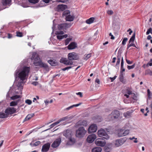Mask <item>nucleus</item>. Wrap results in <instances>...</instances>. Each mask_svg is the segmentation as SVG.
I'll return each mask as SVG.
<instances>
[{
    "mask_svg": "<svg viewBox=\"0 0 152 152\" xmlns=\"http://www.w3.org/2000/svg\"><path fill=\"white\" fill-rule=\"evenodd\" d=\"M68 56L69 60L71 61L77 60L78 58L77 55L75 53H70Z\"/></svg>",
    "mask_w": 152,
    "mask_h": 152,
    "instance_id": "nucleus-11",
    "label": "nucleus"
},
{
    "mask_svg": "<svg viewBox=\"0 0 152 152\" xmlns=\"http://www.w3.org/2000/svg\"><path fill=\"white\" fill-rule=\"evenodd\" d=\"M72 61H68L67 60V65H72Z\"/></svg>",
    "mask_w": 152,
    "mask_h": 152,
    "instance_id": "nucleus-58",
    "label": "nucleus"
},
{
    "mask_svg": "<svg viewBox=\"0 0 152 152\" xmlns=\"http://www.w3.org/2000/svg\"><path fill=\"white\" fill-rule=\"evenodd\" d=\"M33 64L36 66H39L40 67L45 69H47L48 67L47 64L42 62L40 57L38 56L34 58Z\"/></svg>",
    "mask_w": 152,
    "mask_h": 152,
    "instance_id": "nucleus-2",
    "label": "nucleus"
},
{
    "mask_svg": "<svg viewBox=\"0 0 152 152\" xmlns=\"http://www.w3.org/2000/svg\"><path fill=\"white\" fill-rule=\"evenodd\" d=\"M75 18L74 13L72 12H70L69 10H67V21H73Z\"/></svg>",
    "mask_w": 152,
    "mask_h": 152,
    "instance_id": "nucleus-9",
    "label": "nucleus"
},
{
    "mask_svg": "<svg viewBox=\"0 0 152 152\" xmlns=\"http://www.w3.org/2000/svg\"><path fill=\"white\" fill-rule=\"evenodd\" d=\"M152 32V29L151 28H149L147 30L146 33V34L147 35H148L150 34V33H151Z\"/></svg>",
    "mask_w": 152,
    "mask_h": 152,
    "instance_id": "nucleus-50",
    "label": "nucleus"
},
{
    "mask_svg": "<svg viewBox=\"0 0 152 152\" xmlns=\"http://www.w3.org/2000/svg\"><path fill=\"white\" fill-rule=\"evenodd\" d=\"M130 43H129L128 45L127 46V48H129V47L131 46L134 47L136 48V46L135 45V44L133 43V42H132L130 44Z\"/></svg>",
    "mask_w": 152,
    "mask_h": 152,
    "instance_id": "nucleus-46",
    "label": "nucleus"
},
{
    "mask_svg": "<svg viewBox=\"0 0 152 152\" xmlns=\"http://www.w3.org/2000/svg\"><path fill=\"white\" fill-rule=\"evenodd\" d=\"M87 125V122L85 120H80L78 121L76 124V126H86Z\"/></svg>",
    "mask_w": 152,
    "mask_h": 152,
    "instance_id": "nucleus-19",
    "label": "nucleus"
},
{
    "mask_svg": "<svg viewBox=\"0 0 152 152\" xmlns=\"http://www.w3.org/2000/svg\"><path fill=\"white\" fill-rule=\"evenodd\" d=\"M48 62L52 66H56L58 65V61L55 59H50L48 61Z\"/></svg>",
    "mask_w": 152,
    "mask_h": 152,
    "instance_id": "nucleus-20",
    "label": "nucleus"
},
{
    "mask_svg": "<svg viewBox=\"0 0 152 152\" xmlns=\"http://www.w3.org/2000/svg\"><path fill=\"white\" fill-rule=\"evenodd\" d=\"M66 8V5L61 4L58 6L57 9L58 11H63Z\"/></svg>",
    "mask_w": 152,
    "mask_h": 152,
    "instance_id": "nucleus-21",
    "label": "nucleus"
},
{
    "mask_svg": "<svg viewBox=\"0 0 152 152\" xmlns=\"http://www.w3.org/2000/svg\"><path fill=\"white\" fill-rule=\"evenodd\" d=\"M135 38V34L134 33L132 36L131 37L129 40V42H133Z\"/></svg>",
    "mask_w": 152,
    "mask_h": 152,
    "instance_id": "nucleus-38",
    "label": "nucleus"
},
{
    "mask_svg": "<svg viewBox=\"0 0 152 152\" xmlns=\"http://www.w3.org/2000/svg\"><path fill=\"white\" fill-rule=\"evenodd\" d=\"M95 82L97 83L98 84H99L100 83L99 80L98 78H96V79Z\"/></svg>",
    "mask_w": 152,
    "mask_h": 152,
    "instance_id": "nucleus-60",
    "label": "nucleus"
},
{
    "mask_svg": "<svg viewBox=\"0 0 152 152\" xmlns=\"http://www.w3.org/2000/svg\"><path fill=\"white\" fill-rule=\"evenodd\" d=\"M30 70V67L24 66L21 67H18L15 72V78H18V80L20 79L16 84L18 89L15 90V94H22V90L25 83V80L27 79Z\"/></svg>",
    "mask_w": 152,
    "mask_h": 152,
    "instance_id": "nucleus-1",
    "label": "nucleus"
},
{
    "mask_svg": "<svg viewBox=\"0 0 152 152\" xmlns=\"http://www.w3.org/2000/svg\"><path fill=\"white\" fill-rule=\"evenodd\" d=\"M94 18V17L91 18L86 20V23L88 24H90L93 22Z\"/></svg>",
    "mask_w": 152,
    "mask_h": 152,
    "instance_id": "nucleus-29",
    "label": "nucleus"
},
{
    "mask_svg": "<svg viewBox=\"0 0 152 152\" xmlns=\"http://www.w3.org/2000/svg\"><path fill=\"white\" fill-rule=\"evenodd\" d=\"M99 136L102 137L104 139H108L109 138L108 135L107 134L105 131L103 129H101L98 132Z\"/></svg>",
    "mask_w": 152,
    "mask_h": 152,
    "instance_id": "nucleus-5",
    "label": "nucleus"
},
{
    "mask_svg": "<svg viewBox=\"0 0 152 152\" xmlns=\"http://www.w3.org/2000/svg\"><path fill=\"white\" fill-rule=\"evenodd\" d=\"M40 144V142L39 141H37L34 143L31 142L30 143V145L32 147L36 146Z\"/></svg>",
    "mask_w": 152,
    "mask_h": 152,
    "instance_id": "nucleus-32",
    "label": "nucleus"
},
{
    "mask_svg": "<svg viewBox=\"0 0 152 152\" xmlns=\"http://www.w3.org/2000/svg\"><path fill=\"white\" fill-rule=\"evenodd\" d=\"M126 140L125 138H121L116 140L115 141V146L118 147L123 144Z\"/></svg>",
    "mask_w": 152,
    "mask_h": 152,
    "instance_id": "nucleus-8",
    "label": "nucleus"
},
{
    "mask_svg": "<svg viewBox=\"0 0 152 152\" xmlns=\"http://www.w3.org/2000/svg\"><path fill=\"white\" fill-rule=\"evenodd\" d=\"M109 35L111 37V39H115L114 37L112 34L111 33H110L109 34Z\"/></svg>",
    "mask_w": 152,
    "mask_h": 152,
    "instance_id": "nucleus-56",
    "label": "nucleus"
},
{
    "mask_svg": "<svg viewBox=\"0 0 152 152\" xmlns=\"http://www.w3.org/2000/svg\"><path fill=\"white\" fill-rule=\"evenodd\" d=\"M11 0H2V3L3 5H6L10 4Z\"/></svg>",
    "mask_w": 152,
    "mask_h": 152,
    "instance_id": "nucleus-31",
    "label": "nucleus"
},
{
    "mask_svg": "<svg viewBox=\"0 0 152 152\" xmlns=\"http://www.w3.org/2000/svg\"><path fill=\"white\" fill-rule=\"evenodd\" d=\"M7 115L3 113H0V118H4L7 117Z\"/></svg>",
    "mask_w": 152,
    "mask_h": 152,
    "instance_id": "nucleus-37",
    "label": "nucleus"
},
{
    "mask_svg": "<svg viewBox=\"0 0 152 152\" xmlns=\"http://www.w3.org/2000/svg\"><path fill=\"white\" fill-rule=\"evenodd\" d=\"M73 23L71 22L67 23V28L70 27L72 24Z\"/></svg>",
    "mask_w": 152,
    "mask_h": 152,
    "instance_id": "nucleus-57",
    "label": "nucleus"
},
{
    "mask_svg": "<svg viewBox=\"0 0 152 152\" xmlns=\"http://www.w3.org/2000/svg\"><path fill=\"white\" fill-rule=\"evenodd\" d=\"M34 115V113H31L28 114L24 120V121H27L30 119L31 118L33 117Z\"/></svg>",
    "mask_w": 152,
    "mask_h": 152,
    "instance_id": "nucleus-28",
    "label": "nucleus"
},
{
    "mask_svg": "<svg viewBox=\"0 0 152 152\" xmlns=\"http://www.w3.org/2000/svg\"><path fill=\"white\" fill-rule=\"evenodd\" d=\"M86 133V130L83 127H80L76 131L75 135L76 137L80 138L84 137Z\"/></svg>",
    "mask_w": 152,
    "mask_h": 152,
    "instance_id": "nucleus-3",
    "label": "nucleus"
},
{
    "mask_svg": "<svg viewBox=\"0 0 152 152\" xmlns=\"http://www.w3.org/2000/svg\"><path fill=\"white\" fill-rule=\"evenodd\" d=\"M148 98L147 99V102H148L149 99H150L151 98V94L150 91L149 89L147 90Z\"/></svg>",
    "mask_w": 152,
    "mask_h": 152,
    "instance_id": "nucleus-36",
    "label": "nucleus"
},
{
    "mask_svg": "<svg viewBox=\"0 0 152 152\" xmlns=\"http://www.w3.org/2000/svg\"><path fill=\"white\" fill-rule=\"evenodd\" d=\"M91 56V53L88 54L86 56L85 59V60H87L88 58H90Z\"/></svg>",
    "mask_w": 152,
    "mask_h": 152,
    "instance_id": "nucleus-52",
    "label": "nucleus"
},
{
    "mask_svg": "<svg viewBox=\"0 0 152 152\" xmlns=\"http://www.w3.org/2000/svg\"><path fill=\"white\" fill-rule=\"evenodd\" d=\"M66 117H64L61 118L58 121L59 122V123L61 122V124H63V125H65L66 124Z\"/></svg>",
    "mask_w": 152,
    "mask_h": 152,
    "instance_id": "nucleus-23",
    "label": "nucleus"
},
{
    "mask_svg": "<svg viewBox=\"0 0 152 152\" xmlns=\"http://www.w3.org/2000/svg\"><path fill=\"white\" fill-rule=\"evenodd\" d=\"M119 80L122 83L125 84L126 83V81L124 79V75L122 73L120 72L119 75Z\"/></svg>",
    "mask_w": 152,
    "mask_h": 152,
    "instance_id": "nucleus-25",
    "label": "nucleus"
},
{
    "mask_svg": "<svg viewBox=\"0 0 152 152\" xmlns=\"http://www.w3.org/2000/svg\"><path fill=\"white\" fill-rule=\"evenodd\" d=\"M16 110L15 108L13 107H9L6 110L5 112L6 113L10 114H12L16 112Z\"/></svg>",
    "mask_w": 152,
    "mask_h": 152,
    "instance_id": "nucleus-18",
    "label": "nucleus"
},
{
    "mask_svg": "<svg viewBox=\"0 0 152 152\" xmlns=\"http://www.w3.org/2000/svg\"><path fill=\"white\" fill-rule=\"evenodd\" d=\"M120 115L119 111L117 110L113 111L108 116L109 120H112L118 118Z\"/></svg>",
    "mask_w": 152,
    "mask_h": 152,
    "instance_id": "nucleus-4",
    "label": "nucleus"
},
{
    "mask_svg": "<svg viewBox=\"0 0 152 152\" xmlns=\"http://www.w3.org/2000/svg\"><path fill=\"white\" fill-rule=\"evenodd\" d=\"M129 132V130L120 129L118 130V135L119 137L125 136L128 134Z\"/></svg>",
    "mask_w": 152,
    "mask_h": 152,
    "instance_id": "nucleus-6",
    "label": "nucleus"
},
{
    "mask_svg": "<svg viewBox=\"0 0 152 152\" xmlns=\"http://www.w3.org/2000/svg\"><path fill=\"white\" fill-rule=\"evenodd\" d=\"M102 151V148L101 147H95L92 150V152H101Z\"/></svg>",
    "mask_w": 152,
    "mask_h": 152,
    "instance_id": "nucleus-26",
    "label": "nucleus"
},
{
    "mask_svg": "<svg viewBox=\"0 0 152 152\" xmlns=\"http://www.w3.org/2000/svg\"><path fill=\"white\" fill-rule=\"evenodd\" d=\"M95 143L98 146L103 147L105 145L106 142L102 138H98L95 141Z\"/></svg>",
    "mask_w": 152,
    "mask_h": 152,
    "instance_id": "nucleus-7",
    "label": "nucleus"
},
{
    "mask_svg": "<svg viewBox=\"0 0 152 152\" xmlns=\"http://www.w3.org/2000/svg\"><path fill=\"white\" fill-rule=\"evenodd\" d=\"M72 39V37H68L67 38V45Z\"/></svg>",
    "mask_w": 152,
    "mask_h": 152,
    "instance_id": "nucleus-51",
    "label": "nucleus"
},
{
    "mask_svg": "<svg viewBox=\"0 0 152 152\" xmlns=\"http://www.w3.org/2000/svg\"><path fill=\"white\" fill-rule=\"evenodd\" d=\"M50 147V144L49 143L45 144L43 145L42 149V151L43 152L48 151Z\"/></svg>",
    "mask_w": 152,
    "mask_h": 152,
    "instance_id": "nucleus-17",
    "label": "nucleus"
},
{
    "mask_svg": "<svg viewBox=\"0 0 152 152\" xmlns=\"http://www.w3.org/2000/svg\"><path fill=\"white\" fill-rule=\"evenodd\" d=\"M96 136L95 134H93L89 135L87 138V141L89 143H91L96 138Z\"/></svg>",
    "mask_w": 152,
    "mask_h": 152,
    "instance_id": "nucleus-12",
    "label": "nucleus"
},
{
    "mask_svg": "<svg viewBox=\"0 0 152 152\" xmlns=\"http://www.w3.org/2000/svg\"><path fill=\"white\" fill-rule=\"evenodd\" d=\"M61 142L60 138H57L54 141L51 145V147L53 148H56L58 147Z\"/></svg>",
    "mask_w": 152,
    "mask_h": 152,
    "instance_id": "nucleus-13",
    "label": "nucleus"
},
{
    "mask_svg": "<svg viewBox=\"0 0 152 152\" xmlns=\"http://www.w3.org/2000/svg\"><path fill=\"white\" fill-rule=\"evenodd\" d=\"M77 44L75 42H71L67 46V48L69 50H73L77 47Z\"/></svg>",
    "mask_w": 152,
    "mask_h": 152,
    "instance_id": "nucleus-14",
    "label": "nucleus"
},
{
    "mask_svg": "<svg viewBox=\"0 0 152 152\" xmlns=\"http://www.w3.org/2000/svg\"><path fill=\"white\" fill-rule=\"evenodd\" d=\"M135 64H133L132 66H129L128 65L127 66V68L129 70L131 69H132L134 68L135 67Z\"/></svg>",
    "mask_w": 152,
    "mask_h": 152,
    "instance_id": "nucleus-47",
    "label": "nucleus"
},
{
    "mask_svg": "<svg viewBox=\"0 0 152 152\" xmlns=\"http://www.w3.org/2000/svg\"><path fill=\"white\" fill-rule=\"evenodd\" d=\"M132 112L127 111L124 113V116L126 118H129L131 116Z\"/></svg>",
    "mask_w": 152,
    "mask_h": 152,
    "instance_id": "nucleus-27",
    "label": "nucleus"
},
{
    "mask_svg": "<svg viewBox=\"0 0 152 152\" xmlns=\"http://www.w3.org/2000/svg\"><path fill=\"white\" fill-rule=\"evenodd\" d=\"M124 59L123 57H122L121 58V71L120 72L122 73L123 72L125 71V69L124 68Z\"/></svg>",
    "mask_w": 152,
    "mask_h": 152,
    "instance_id": "nucleus-30",
    "label": "nucleus"
},
{
    "mask_svg": "<svg viewBox=\"0 0 152 152\" xmlns=\"http://www.w3.org/2000/svg\"><path fill=\"white\" fill-rule=\"evenodd\" d=\"M70 137L68 138V141H67V145H73L75 142V139L74 137L71 136V134Z\"/></svg>",
    "mask_w": 152,
    "mask_h": 152,
    "instance_id": "nucleus-16",
    "label": "nucleus"
},
{
    "mask_svg": "<svg viewBox=\"0 0 152 152\" xmlns=\"http://www.w3.org/2000/svg\"><path fill=\"white\" fill-rule=\"evenodd\" d=\"M62 17L65 19L66 21V11H65L63 12Z\"/></svg>",
    "mask_w": 152,
    "mask_h": 152,
    "instance_id": "nucleus-42",
    "label": "nucleus"
},
{
    "mask_svg": "<svg viewBox=\"0 0 152 152\" xmlns=\"http://www.w3.org/2000/svg\"><path fill=\"white\" fill-rule=\"evenodd\" d=\"M25 102L28 105H30L32 103V101L31 100L27 99L26 100Z\"/></svg>",
    "mask_w": 152,
    "mask_h": 152,
    "instance_id": "nucleus-49",
    "label": "nucleus"
},
{
    "mask_svg": "<svg viewBox=\"0 0 152 152\" xmlns=\"http://www.w3.org/2000/svg\"><path fill=\"white\" fill-rule=\"evenodd\" d=\"M117 60H121V54L118 53L117 56Z\"/></svg>",
    "mask_w": 152,
    "mask_h": 152,
    "instance_id": "nucleus-62",
    "label": "nucleus"
},
{
    "mask_svg": "<svg viewBox=\"0 0 152 152\" xmlns=\"http://www.w3.org/2000/svg\"><path fill=\"white\" fill-rule=\"evenodd\" d=\"M59 123V122H58V121L55 122V123H53L52 124L50 125V129L54 127V126L57 125Z\"/></svg>",
    "mask_w": 152,
    "mask_h": 152,
    "instance_id": "nucleus-41",
    "label": "nucleus"
},
{
    "mask_svg": "<svg viewBox=\"0 0 152 152\" xmlns=\"http://www.w3.org/2000/svg\"><path fill=\"white\" fill-rule=\"evenodd\" d=\"M61 63H63L64 64H66V58H61L60 61Z\"/></svg>",
    "mask_w": 152,
    "mask_h": 152,
    "instance_id": "nucleus-40",
    "label": "nucleus"
},
{
    "mask_svg": "<svg viewBox=\"0 0 152 152\" xmlns=\"http://www.w3.org/2000/svg\"><path fill=\"white\" fill-rule=\"evenodd\" d=\"M126 61L127 63L129 64H130L132 63L133 62L132 61H130L129 60L126 59Z\"/></svg>",
    "mask_w": 152,
    "mask_h": 152,
    "instance_id": "nucleus-55",
    "label": "nucleus"
},
{
    "mask_svg": "<svg viewBox=\"0 0 152 152\" xmlns=\"http://www.w3.org/2000/svg\"><path fill=\"white\" fill-rule=\"evenodd\" d=\"M107 13L109 15H112L113 14V12L112 10H108L107 12Z\"/></svg>",
    "mask_w": 152,
    "mask_h": 152,
    "instance_id": "nucleus-54",
    "label": "nucleus"
},
{
    "mask_svg": "<svg viewBox=\"0 0 152 152\" xmlns=\"http://www.w3.org/2000/svg\"><path fill=\"white\" fill-rule=\"evenodd\" d=\"M97 129V126L96 125L93 124L89 126L88 129V131L89 133H91L96 132Z\"/></svg>",
    "mask_w": 152,
    "mask_h": 152,
    "instance_id": "nucleus-15",
    "label": "nucleus"
},
{
    "mask_svg": "<svg viewBox=\"0 0 152 152\" xmlns=\"http://www.w3.org/2000/svg\"><path fill=\"white\" fill-rule=\"evenodd\" d=\"M76 94L77 95H80V97H82L83 96L81 92H79L78 93H76Z\"/></svg>",
    "mask_w": 152,
    "mask_h": 152,
    "instance_id": "nucleus-61",
    "label": "nucleus"
},
{
    "mask_svg": "<svg viewBox=\"0 0 152 152\" xmlns=\"http://www.w3.org/2000/svg\"><path fill=\"white\" fill-rule=\"evenodd\" d=\"M132 98L134 100L137 101L138 100V98L137 96L134 94L132 93Z\"/></svg>",
    "mask_w": 152,
    "mask_h": 152,
    "instance_id": "nucleus-45",
    "label": "nucleus"
},
{
    "mask_svg": "<svg viewBox=\"0 0 152 152\" xmlns=\"http://www.w3.org/2000/svg\"><path fill=\"white\" fill-rule=\"evenodd\" d=\"M20 101V99H18L17 100L12 101L10 103V106H15L18 104Z\"/></svg>",
    "mask_w": 152,
    "mask_h": 152,
    "instance_id": "nucleus-24",
    "label": "nucleus"
},
{
    "mask_svg": "<svg viewBox=\"0 0 152 152\" xmlns=\"http://www.w3.org/2000/svg\"><path fill=\"white\" fill-rule=\"evenodd\" d=\"M126 93L129 95H131L132 94L131 89L129 88L126 89Z\"/></svg>",
    "mask_w": 152,
    "mask_h": 152,
    "instance_id": "nucleus-35",
    "label": "nucleus"
},
{
    "mask_svg": "<svg viewBox=\"0 0 152 152\" xmlns=\"http://www.w3.org/2000/svg\"><path fill=\"white\" fill-rule=\"evenodd\" d=\"M13 95V94H12L11 89H10L6 95L7 98H9L10 96Z\"/></svg>",
    "mask_w": 152,
    "mask_h": 152,
    "instance_id": "nucleus-39",
    "label": "nucleus"
},
{
    "mask_svg": "<svg viewBox=\"0 0 152 152\" xmlns=\"http://www.w3.org/2000/svg\"><path fill=\"white\" fill-rule=\"evenodd\" d=\"M145 75H152V71L150 69H147L145 70Z\"/></svg>",
    "mask_w": 152,
    "mask_h": 152,
    "instance_id": "nucleus-34",
    "label": "nucleus"
},
{
    "mask_svg": "<svg viewBox=\"0 0 152 152\" xmlns=\"http://www.w3.org/2000/svg\"><path fill=\"white\" fill-rule=\"evenodd\" d=\"M148 65L151 66H152V59H151L149 62H148L147 64V66H148Z\"/></svg>",
    "mask_w": 152,
    "mask_h": 152,
    "instance_id": "nucleus-53",
    "label": "nucleus"
},
{
    "mask_svg": "<svg viewBox=\"0 0 152 152\" xmlns=\"http://www.w3.org/2000/svg\"><path fill=\"white\" fill-rule=\"evenodd\" d=\"M128 40V39L127 38H124L122 41V44L124 45L126 44V42Z\"/></svg>",
    "mask_w": 152,
    "mask_h": 152,
    "instance_id": "nucleus-48",
    "label": "nucleus"
},
{
    "mask_svg": "<svg viewBox=\"0 0 152 152\" xmlns=\"http://www.w3.org/2000/svg\"><path fill=\"white\" fill-rule=\"evenodd\" d=\"M16 36L18 37H21L23 36V35L22 32L17 31L16 32Z\"/></svg>",
    "mask_w": 152,
    "mask_h": 152,
    "instance_id": "nucleus-44",
    "label": "nucleus"
},
{
    "mask_svg": "<svg viewBox=\"0 0 152 152\" xmlns=\"http://www.w3.org/2000/svg\"><path fill=\"white\" fill-rule=\"evenodd\" d=\"M32 84L35 86H37L38 84V82L37 81L33 82Z\"/></svg>",
    "mask_w": 152,
    "mask_h": 152,
    "instance_id": "nucleus-63",
    "label": "nucleus"
},
{
    "mask_svg": "<svg viewBox=\"0 0 152 152\" xmlns=\"http://www.w3.org/2000/svg\"><path fill=\"white\" fill-rule=\"evenodd\" d=\"M66 23H64L59 25L58 28L59 30H66Z\"/></svg>",
    "mask_w": 152,
    "mask_h": 152,
    "instance_id": "nucleus-22",
    "label": "nucleus"
},
{
    "mask_svg": "<svg viewBox=\"0 0 152 152\" xmlns=\"http://www.w3.org/2000/svg\"><path fill=\"white\" fill-rule=\"evenodd\" d=\"M64 33L63 31H57L55 34L57 35V37L58 39H61L64 38H66V34L63 35Z\"/></svg>",
    "mask_w": 152,
    "mask_h": 152,
    "instance_id": "nucleus-10",
    "label": "nucleus"
},
{
    "mask_svg": "<svg viewBox=\"0 0 152 152\" xmlns=\"http://www.w3.org/2000/svg\"><path fill=\"white\" fill-rule=\"evenodd\" d=\"M12 37V35L11 34L9 33L8 34V38L9 39L11 38Z\"/></svg>",
    "mask_w": 152,
    "mask_h": 152,
    "instance_id": "nucleus-64",
    "label": "nucleus"
},
{
    "mask_svg": "<svg viewBox=\"0 0 152 152\" xmlns=\"http://www.w3.org/2000/svg\"><path fill=\"white\" fill-rule=\"evenodd\" d=\"M116 76H115L113 77H110V79L111 80V82H113L116 78Z\"/></svg>",
    "mask_w": 152,
    "mask_h": 152,
    "instance_id": "nucleus-59",
    "label": "nucleus"
},
{
    "mask_svg": "<svg viewBox=\"0 0 152 152\" xmlns=\"http://www.w3.org/2000/svg\"><path fill=\"white\" fill-rule=\"evenodd\" d=\"M21 97V96L20 95H15L10 97L11 99L15 100Z\"/></svg>",
    "mask_w": 152,
    "mask_h": 152,
    "instance_id": "nucleus-33",
    "label": "nucleus"
},
{
    "mask_svg": "<svg viewBox=\"0 0 152 152\" xmlns=\"http://www.w3.org/2000/svg\"><path fill=\"white\" fill-rule=\"evenodd\" d=\"M28 1L31 3L36 4L39 1V0H28Z\"/></svg>",
    "mask_w": 152,
    "mask_h": 152,
    "instance_id": "nucleus-43",
    "label": "nucleus"
}]
</instances>
